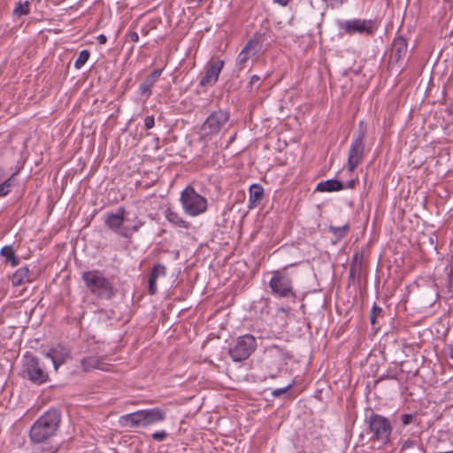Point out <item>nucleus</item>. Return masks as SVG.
<instances>
[{"label":"nucleus","mask_w":453,"mask_h":453,"mask_svg":"<svg viewBox=\"0 0 453 453\" xmlns=\"http://www.w3.org/2000/svg\"><path fill=\"white\" fill-rule=\"evenodd\" d=\"M61 422V412L58 409H50L31 426L29 437L34 443H42L56 434Z\"/></svg>","instance_id":"obj_1"},{"label":"nucleus","mask_w":453,"mask_h":453,"mask_svg":"<svg viewBox=\"0 0 453 453\" xmlns=\"http://www.w3.org/2000/svg\"><path fill=\"white\" fill-rule=\"evenodd\" d=\"M230 120L227 110L219 109L211 111L201 126L198 142L203 148L213 143V139L225 128Z\"/></svg>","instance_id":"obj_2"},{"label":"nucleus","mask_w":453,"mask_h":453,"mask_svg":"<svg viewBox=\"0 0 453 453\" xmlns=\"http://www.w3.org/2000/svg\"><path fill=\"white\" fill-rule=\"evenodd\" d=\"M82 280L91 295L98 299L111 300L116 295L113 283L100 270L86 271L81 275Z\"/></svg>","instance_id":"obj_3"},{"label":"nucleus","mask_w":453,"mask_h":453,"mask_svg":"<svg viewBox=\"0 0 453 453\" xmlns=\"http://www.w3.org/2000/svg\"><path fill=\"white\" fill-rule=\"evenodd\" d=\"M336 26L343 34L352 36L359 35L363 36H373L379 27L377 19H350L336 20Z\"/></svg>","instance_id":"obj_4"},{"label":"nucleus","mask_w":453,"mask_h":453,"mask_svg":"<svg viewBox=\"0 0 453 453\" xmlns=\"http://www.w3.org/2000/svg\"><path fill=\"white\" fill-rule=\"evenodd\" d=\"M180 201L184 212L190 217L204 213L208 208L207 199L198 194L192 186L182 190Z\"/></svg>","instance_id":"obj_5"},{"label":"nucleus","mask_w":453,"mask_h":453,"mask_svg":"<svg viewBox=\"0 0 453 453\" xmlns=\"http://www.w3.org/2000/svg\"><path fill=\"white\" fill-rule=\"evenodd\" d=\"M366 134L367 126L364 121H360L357 132L353 134L349 150L348 170H355L362 163L365 156Z\"/></svg>","instance_id":"obj_6"},{"label":"nucleus","mask_w":453,"mask_h":453,"mask_svg":"<svg viewBox=\"0 0 453 453\" xmlns=\"http://www.w3.org/2000/svg\"><path fill=\"white\" fill-rule=\"evenodd\" d=\"M23 377L36 385L46 383L49 374L45 365L33 355H26L23 361Z\"/></svg>","instance_id":"obj_7"},{"label":"nucleus","mask_w":453,"mask_h":453,"mask_svg":"<svg viewBox=\"0 0 453 453\" xmlns=\"http://www.w3.org/2000/svg\"><path fill=\"white\" fill-rule=\"evenodd\" d=\"M126 210L120 206L117 209L116 212H109L104 217V224L111 230L118 234L119 235L128 238L132 234L137 232L141 226V223L134 225V226H123L125 221Z\"/></svg>","instance_id":"obj_8"},{"label":"nucleus","mask_w":453,"mask_h":453,"mask_svg":"<svg viewBox=\"0 0 453 453\" xmlns=\"http://www.w3.org/2000/svg\"><path fill=\"white\" fill-rule=\"evenodd\" d=\"M368 423L369 431L372 434L371 440L381 441L384 445L389 443L393 428L386 417L372 413L369 417Z\"/></svg>","instance_id":"obj_9"},{"label":"nucleus","mask_w":453,"mask_h":453,"mask_svg":"<svg viewBox=\"0 0 453 453\" xmlns=\"http://www.w3.org/2000/svg\"><path fill=\"white\" fill-rule=\"evenodd\" d=\"M265 40L264 34L256 33L247 42L236 58V65L239 70L244 69L247 66L248 61L257 57L262 51Z\"/></svg>","instance_id":"obj_10"},{"label":"nucleus","mask_w":453,"mask_h":453,"mask_svg":"<svg viewBox=\"0 0 453 453\" xmlns=\"http://www.w3.org/2000/svg\"><path fill=\"white\" fill-rule=\"evenodd\" d=\"M257 341L251 334H244L238 337L229 348V355L235 362L247 359L256 349Z\"/></svg>","instance_id":"obj_11"},{"label":"nucleus","mask_w":453,"mask_h":453,"mask_svg":"<svg viewBox=\"0 0 453 453\" xmlns=\"http://www.w3.org/2000/svg\"><path fill=\"white\" fill-rule=\"evenodd\" d=\"M224 66V61L220 59H211L205 66L203 72L201 73L199 85L201 87L214 85L219 75Z\"/></svg>","instance_id":"obj_12"},{"label":"nucleus","mask_w":453,"mask_h":453,"mask_svg":"<svg viewBox=\"0 0 453 453\" xmlns=\"http://www.w3.org/2000/svg\"><path fill=\"white\" fill-rule=\"evenodd\" d=\"M358 182L357 179H352L346 183L336 180V179H330L327 180L320 181L317 184L316 191L319 192H334V191H340L344 188H355L356 184Z\"/></svg>","instance_id":"obj_13"},{"label":"nucleus","mask_w":453,"mask_h":453,"mask_svg":"<svg viewBox=\"0 0 453 453\" xmlns=\"http://www.w3.org/2000/svg\"><path fill=\"white\" fill-rule=\"evenodd\" d=\"M408 51L407 39L402 35H396L391 44L390 61L398 63L403 59Z\"/></svg>","instance_id":"obj_14"},{"label":"nucleus","mask_w":453,"mask_h":453,"mask_svg":"<svg viewBox=\"0 0 453 453\" xmlns=\"http://www.w3.org/2000/svg\"><path fill=\"white\" fill-rule=\"evenodd\" d=\"M119 423L121 426L130 429L147 427L142 410L120 416Z\"/></svg>","instance_id":"obj_15"},{"label":"nucleus","mask_w":453,"mask_h":453,"mask_svg":"<svg viewBox=\"0 0 453 453\" xmlns=\"http://www.w3.org/2000/svg\"><path fill=\"white\" fill-rule=\"evenodd\" d=\"M70 355V350L64 345H58L45 353V357L51 360L55 370L64 364Z\"/></svg>","instance_id":"obj_16"},{"label":"nucleus","mask_w":453,"mask_h":453,"mask_svg":"<svg viewBox=\"0 0 453 453\" xmlns=\"http://www.w3.org/2000/svg\"><path fill=\"white\" fill-rule=\"evenodd\" d=\"M167 270L165 265L157 263L153 265L148 280V292L150 295H155L157 292V280L158 278L165 277Z\"/></svg>","instance_id":"obj_17"},{"label":"nucleus","mask_w":453,"mask_h":453,"mask_svg":"<svg viewBox=\"0 0 453 453\" xmlns=\"http://www.w3.org/2000/svg\"><path fill=\"white\" fill-rule=\"evenodd\" d=\"M146 422V426L162 422L165 419L166 411L160 408H152L142 410Z\"/></svg>","instance_id":"obj_18"},{"label":"nucleus","mask_w":453,"mask_h":453,"mask_svg":"<svg viewBox=\"0 0 453 453\" xmlns=\"http://www.w3.org/2000/svg\"><path fill=\"white\" fill-rule=\"evenodd\" d=\"M81 369L84 372H89L93 369L106 370V364L104 358L97 356H89L83 357L81 361Z\"/></svg>","instance_id":"obj_19"},{"label":"nucleus","mask_w":453,"mask_h":453,"mask_svg":"<svg viewBox=\"0 0 453 453\" xmlns=\"http://www.w3.org/2000/svg\"><path fill=\"white\" fill-rule=\"evenodd\" d=\"M34 280V277L27 266H22L18 269L12 276V283L14 287H19Z\"/></svg>","instance_id":"obj_20"},{"label":"nucleus","mask_w":453,"mask_h":453,"mask_svg":"<svg viewBox=\"0 0 453 453\" xmlns=\"http://www.w3.org/2000/svg\"><path fill=\"white\" fill-rule=\"evenodd\" d=\"M269 288L272 294L275 296H283V276L280 271L272 273V277L269 280Z\"/></svg>","instance_id":"obj_21"},{"label":"nucleus","mask_w":453,"mask_h":453,"mask_svg":"<svg viewBox=\"0 0 453 453\" xmlns=\"http://www.w3.org/2000/svg\"><path fill=\"white\" fill-rule=\"evenodd\" d=\"M0 256L4 258V264H9L12 267L19 264V258L17 257L12 245L4 246L0 250Z\"/></svg>","instance_id":"obj_22"},{"label":"nucleus","mask_w":453,"mask_h":453,"mask_svg":"<svg viewBox=\"0 0 453 453\" xmlns=\"http://www.w3.org/2000/svg\"><path fill=\"white\" fill-rule=\"evenodd\" d=\"M165 219L173 226L188 229L190 223L182 219V217L176 211L167 209L165 211Z\"/></svg>","instance_id":"obj_23"},{"label":"nucleus","mask_w":453,"mask_h":453,"mask_svg":"<svg viewBox=\"0 0 453 453\" xmlns=\"http://www.w3.org/2000/svg\"><path fill=\"white\" fill-rule=\"evenodd\" d=\"M264 196V189L259 184H253L250 187L249 203L250 208L255 207L256 204L262 199Z\"/></svg>","instance_id":"obj_24"},{"label":"nucleus","mask_w":453,"mask_h":453,"mask_svg":"<svg viewBox=\"0 0 453 453\" xmlns=\"http://www.w3.org/2000/svg\"><path fill=\"white\" fill-rule=\"evenodd\" d=\"M304 387L301 383L294 382L292 384H288L285 386V397L295 398L303 390Z\"/></svg>","instance_id":"obj_25"},{"label":"nucleus","mask_w":453,"mask_h":453,"mask_svg":"<svg viewBox=\"0 0 453 453\" xmlns=\"http://www.w3.org/2000/svg\"><path fill=\"white\" fill-rule=\"evenodd\" d=\"M153 173V172H151ZM158 180V175L157 173H154L153 176L150 178V172H144V175L142 180L137 181V185L142 188H150L155 182Z\"/></svg>","instance_id":"obj_26"},{"label":"nucleus","mask_w":453,"mask_h":453,"mask_svg":"<svg viewBox=\"0 0 453 453\" xmlns=\"http://www.w3.org/2000/svg\"><path fill=\"white\" fill-rule=\"evenodd\" d=\"M30 12L28 1L18 2L15 8L13 9L12 14L14 17L19 18L24 15H27Z\"/></svg>","instance_id":"obj_27"},{"label":"nucleus","mask_w":453,"mask_h":453,"mask_svg":"<svg viewBox=\"0 0 453 453\" xmlns=\"http://www.w3.org/2000/svg\"><path fill=\"white\" fill-rule=\"evenodd\" d=\"M90 57V52L88 50H83L79 53L77 59L74 62V67L76 69H81L86 62L88 60Z\"/></svg>","instance_id":"obj_28"},{"label":"nucleus","mask_w":453,"mask_h":453,"mask_svg":"<svg viewBox=\"0 0 453 453\" xmlns=\"http://www.w3.org/2000/svg\"><path fill=\"white\" fill-rule=\"evenodd\" d=\"M155 85L149 77H147L144 81L140 85V92L142 95H145L147 97L151 96V88Z\"/></svg>","instance_id":"obj_29"},{"label":"nucleus","mask_w":453,"mask_h":453,"mask_svg":"<svg viewBox=\"0 0 453 453\" xmlns=\"http://www.w3.org/2000/svg\"><path fill=\"white\" fill-rule=\"evenodd\" d=\"M381 313H382L381 307H380L376 303H374L372 308L371 314H370V322L372 325L374 326L377 324V321H378L377 319L381 315Z\"/></svg>","instance_id":"obj_30"},{"label":"nucleus","mask_w":453,"mask_h":453,"mask_svg":"<svg viewBox=\"0 0 453 453\" xmlns=\"http://www.w3.org/2000/svg\"><path fill=\"white\" fill-rule=\"evenodd\" d=\"M59 446L58 445H45L42 447H38L35 453H58Z\"/></svg>","instance_id":"obj_31"},{"label":"nucleus","mask_w":453,"mask_h":453,"mask_svg":"<svg viewBox=\"0 0 453 453\" xmlns=\"http://www.w3.org/2000/svg\"><path fill=\"white\" fill-rule=\"evenodd\" d=\"M349 226L348 224L344 225L343 226H330V231L334 233L338 238H342L345 235L347 231L349 230Z\"/></svg>","instance_id":"obj_32"},{"label":"nucleus","mask_w":453,"mask_h":453,"mask_svg":"<svg viewBox=\"0 0 453 453\" xmlns=\"http://www.w3.org/2000/svg\"><path fill=\"white\" fill-rule=\"evenodd\" d=\"M284 296H285V300L286 299H290L293 303L296 302V296L295 292L293 291L292 286L286 280H285V293H284Z\"/></svg>","instance_id":"obj_33"},{"label":"nucleus","mask_w":453,"mask_h":453,"mask_svg":"<svg viewBox=\"0 0 453 453\" xmlns=\"http://www.w3.org/2000/svg\"><path fill=\"white\" fill-rule=\"evenodd\" d=\"M12 179L9 178L5 180L4 182L0 183V197L6 196L9 191L10 188L12 187Z\"/></svg>","instance_id":"obj_34"},{"label":"nucleus","mask_w":453,"mask_h":453,"mask_svg":"<svg viewBox=\"0 0 453 453\" xmlns=\"http://www.w3.org/2000/svg\"><path fill=\"white\" fill-rule=\"evenodd\" d=\"M415 418V413H406L401 416V420L403 426H408L414 421Z\"/></svg>","instance_id":"obj_35"},{"label":"nucleus","mask_w":453,"mask_h":453,"mask_svg":"<svg viewBox=\"0 0 453 453\" xmlns=\"http://www.w3.org/2000/svg\"><path fill=\"white\" fill-rule=\"evenodd\" d=\"M168 436V434L162 430L158 432H155L151 434V437L156 441H162Z\"/></svg>","instance_id":"obj_36"},{"label":"nucleus","mask_w":453,"mask_h":453,"mask_svg":"<svg viewBox=\"0 0 453 453\" xmlns=\"http://www.w3.org/2000/svg\"><path fill=\"white\" fill-rule=\"evenodd\" d=\"M156 28V23L154 21H150L148 24H146L142 28V35H148V34L150 33V30L152 29H155Z\"/></svg>","instance_id":"obj_37"},{"label":"nucleus","mask_w":453,"mask_h":453,"mask_svg":"<svg viewBox=\"0 0 453 453\" xmlns=\"http://www.w3.org/2000/svg\"><path fill=\"white\" fill-rule=\"evenodd\" d=\"M361 267L362 266H359V265H350L349 277H351V278L359 277L360 273H361Z\"/></svg>","instance_id":"obj_38"},{"label":"nucleus","mask_w":453,"mask_h":453,"mask_svg":"<svg viewBox=\"0 0 453 453\" xmlns=\"http://www.w3.org/2000/svg\"><path fill=\"white\" fill-rule=\"evenodd\" d=\"M144 126L146 129H150L155 126V119L153 116H146L144 119Z\"/></svg>","instance_id":"obj_39"},{"label":"nucleus","mask_w":453,"mask_h":453,"mask_svg":"<svg viewBox=\"0 0 453 453\" xmlns=\"http://www.w3.org/2000/svg\"><path fill=\"white\" fill-rule=\"evenodd\" d=\"M362 254L356 253L354 254L350 265H359L362 266Z\"/></svg>","instance_id":"obj_40"},{"label":"nucleus","mask_w":453,"mask_h":453,"mask_svg":"<svg viewBox=\"0 0 453 453\" xmlns=\"http://www.w3.org/2000/svg\"><path fill=\"white\" fill-rule=\"evenodd\" d=\"M161 73L162 69H155L148 77L156 83Z\"/></svg>","instance_id":"obj_41"},{"label":"nucleus","mask_w":453,"mask_h":453,"mask_svg":"<svg viewBox=\"0 0 453 453\" xmlns=\"http://www.w3.org/2000/svg\"><path fill=\"white\" fill-rule=\"evenodd\" d=\"M161 73L162 69H155L148 77L156 83Z\"/></svg>","instance_id":"obj_42"},{"label":"nucleus","mask_w":453,"mask_h":453,"mask_svg":"<svg viewBox=\"0 0 453 453\" xmlns=\"http://www.w3.org/2000/svg\"><path fill=\"white\" fill-rule=\"evenodd\" d=\"M328 6L333 8L342 5L346 0H324Z\"/></svg>","instance_id":"obj_43"},{"label":"nucleus","mask_w":453,"mask_h":453,"mask_svg":"<svg viewBox=\"0 0 453 453\" xmlns=\"http://www.w3.org/2000/svg\"><path fill=\"white\" fill-rule=\"evenodd\" d=\"M130 40L133 42H137L139 41V35L136 32L133 31V32H130L129 35H128Z\"/></svg>","instance_id":"obj_44"},{"label":"nucleus","mask_w":453,"mask_h":453,"mask_svg":"<svg viewBox=\"0 0 453 453\" xmlns=\"http://www.w3.org/2000/svg\"><path fill=\"white\" fill-rule=\"evenodd\" d=\"M96 40H97L99 44H104L107 42V37L104 35L102 34V35H99L96 37Z\"/></svg>","instance_id":"obj_45"},{"label":"nucleus","mask_w":453,"mask_h":453,"mask_svg":"<svg viewBox=\"0 0 453 453\" xmlns=\"http://www.w3.org/2000/svg\"><path fill=\"white\" fill-rule=\"evenodd\" d=\"M448 280H449V288H453V271L452 270H450V272L448 274Z\"/></svg>","instance_id":"obj_46"},{"label":"nucleus","mask_w":453,"mask_h":453,"mask_svg":"<svg viewBox=\"0 0 453 453\" xmlns=\"http://www.w3.org/2000/svg\"><path fill=\"white\" fill-rule=\"evenodd\" d=\"M259 77L257 75H253L249 82V86L251 88L252 85L259 81Z\"/></svg>","instance_id":"obj_47"},{"label":"nucleus","mask_w":453,"mask_h":453,"mask_svg":"<svg viewBox=\"0 0 453 453\" xmlns=\"http://www.w3.org/2000/svg\"><path fill=\"white\" fill-rule=\"evenodd\" d=\"M412 445H413L412 441H411V440H406V441L403 443L402 449H404L410 448V447H411Z\"/></svg>","instance_id":"obj_48"},{"label":"nucleus","mask_w":453,"mask_h":453,"mask_svg":"<svg viewBox=\"0 0 453 453\" xmlns=\"http://www.w3.org/2000/svg\"><path fill=\"white\" fill-rule=\"evenodd\" d=\"M272 394L274 395V396H280L281 395H283V388H277V389H274Z\"/></svg>","instance_id":"obj_49"},{"label":"nucleus","mask_w":453,"mask_h":453,"mask_svg":"<svg viewBox=\"0 0 453 453\" xmlns=\"http://www.w3.org/2000/svg\"><path fill=\"white\" fill-rule=\"evenodd\" d=\"M447 349L449 350V356L451 359H453V344H449L447 346Z\"/></svg>","instance_id":"obj_50"},{"label":"nucleus","mask_w":453,"mask_h":453,"mask_svg":"<svg viewBox=\"0 0 453 453\" xmlns=\"http://www.w3.org/2000/svg\"><path fill=\"white\" fill-rule=\"evenodd\" d=\"M448 111L449 114L453 115V103L449 104Z\"/></svg>","instance_id":"obj_51"},{"label":"nucleus","mask_w":453,"mask_h":453,"mask_svg":"<svg viewBox=\"0 0 453 453\" xmlns=\"http://www.w3.org/2000/svg\"><path fill=\"white\" fill-rule=\"evenodd\" d=\"M275 3H278L280 5H283V0H274Z\"/></svg>","instance_id":"obj_52"},{"label":"nucleus","mask_w":453,"mask_h":453,"mask_svg":"<svg viewBox=\"0 0 453 453\" xmlns=\"http://www.w3.org/2000/svg\"><path fill=\"white\" fill-rule=\"evenodd\" d=\"M444 3L453 4V0H442Z\"/></svg>","instance_id":"obj_53"},{"label":"nucleus","mask_w":453,"mask_h":453,"mask_svg":"<svg viewBox=\"0 0 453 453\" xmlns=\"http://www.w3.org/2000/svg\"><path fill=\"white\" fill-rule=\"evenodd\" d=\"M288 0H285V2H284V4H285V5H287V4H288Z\"/></svg>","instance_id":"obj_54"}]
</instances>
